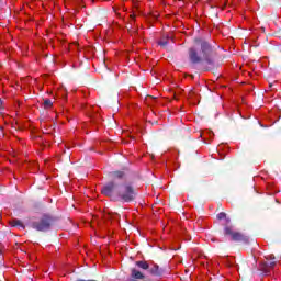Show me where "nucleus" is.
Returning <instances> with one entry per match:
<instances>
[{
    "label": "nucleus",
    "instance_id": "f257e3e1",
    "mask_svg": "<svg viewBox=\"0 0 281 281\" xmlns=\"http://www.w3.org/2000/svg\"><path fill=\"white\" fill-rule=\"evenodd\" d=\"M212 45L205 40H195L192 47L189 48V59L194 65L205 60L207 65H214V57L212 56Z\"/></svg>",
    "mask_w": 281,
    "mask_h": 281
},
{
    "label": "nucleus",
    "instance_id": "f03ea898",
    "mask_svg": "<svg viewBox=\"0 0 281 281\" xmlns=\"http://www.w3.org/2000/svg\"><path fill=\"white\" fill-rule=\"evenodd\" d=\"M224 236H228L234 243H249V237L244 233H240L232 226L224 227Z\"/></svg>",
    "mask_w": 281,
    "mask_h": 281
},
{
    "label": "nucleus",
    "instance_id": "7ed1b4c3",
    "mask_svg": "<svg viewBox=\"0 0 281 281\" xmlns=\"http://www.w3.org/2000/svg\"><path fill=\"white\" fill-rule=\"evenodd\" d=\"M54 223V217L50 215L44 214L37 222H33L32 227L37 232H47V229L52 228V224Z\"/></svg>",
    "mask_w": 281,
    "mask_h": 281
},
{
    "label": "nucleus",
    "instance_id": "20e7f679",
    "mask_svg": "<svg viewBox=\"0 0 281 281\" xmlns=\"http://www.w3.org/2000/svg\"><path fill=\"white\" fill-rule=\"evenodd\" d=\"M117 196L121 201L131 203V201H135V189H133L131 184H125L119 189Z\"/></svg>",
    "mask_w": 281,
    "mask_h": 281
},
{
    "label": "nucleus",
    "instance_id": "39448f33",
    "mask_svg": "<svg viewBox=\"0 0 281 281\" xmlns=\"http://www.w3.org/2000/svg\"><path fill=\"white\" fill-rule=\"evenodd\" d=\"M113 192H115V183L113 182H109L101 190V194L104 196H113Z\"/></svg>",
    "mask_w": 281,
    "mask_h": 281
},
{
    "label": "nucleus",
    "instance_id": "423d86ee",
    "mask_svg": "<svg viewBox=\"0 0 281 281\" xmlns=\"http://www.w3.org/2000/svg\"><path fill=\"white\" fill-rule=\"evenodd\" d=\"M200 137L203 139L204 144H210L212 139H214V132L204 130L200 133Z\"/></svg>",
    "mask_w": 281,
    "mask_h": 281
},
{
    "label": "nucleus",
    "instance_id": "0eeeda50",
    "mask_svg": "<svg viewBox=\"0 0 281 281\" xmlns=\"http://www.w3.org/2000/svg\"><path fill=\"white\" fill-rule=\"evenodd\" d=\"M276 267V261L267 260L260 263V270L263 273H271V270Z\"/></svg>",
    "mask_w": 281,
    "mask_h": 281
},
{
    "label": "nucleus",
    "instance_id": "6e6552de",
    "mask_svg": "<svg viewBox=\"0 0 281 281\" xmlns=\"http://www.w3.org/2000/svg\"><path fill=\"white\" fill-rule=\"evenodd\" d=\"M9 225L11 227H22V229H25V224H23V222H21L20 220L18 218H13L9 222Z\"/></svg>",
    "mask_w": 281,
    "mask_h": 281
},
{
    "label": "nucleus",
    "instance_id": "1a4fd4ad",
    "mask_svg": "<svg viewBox=\"0 0 281 281\" xmlns=\"http://www.w3.org/2000/svg\"><path fill=\"white\" fill-rule=\"evenodd\" d=\"M132 278H135V280H144V273L137 269H132Z\"/></svg>",
    "mask_w": 281,
    "mask_h": 281
},
{
    "label": "nucleus",
    "instance_id": "9d476101",
    "mask_svg": "<svg viewBox=\"0 0 281 281\" xmlns=\"http://www.w3.org/2000/svg\"><path fill=\"white\" fill-rule=\"evenodd\" d=\"M217 220L218 221L225 220V225H229L231 223V220L229 217H227V214L225 212H221L220 214H217Z\"/></svg>",
    "mask_w": 281,
    "mask_h": 281
},
{
    "label": "nucleus",
    "instance_id": "9b49d317",
    "mask_svg": "<svg viewBox=\"0 0 281 281\" xmlns=\"http://www.w3.org/2000/svg\"><path fill=\"white\" fill-rule=\"evenodd\" d=\"M170 36H162L160 38V41L158 42V45H160L161 47H166V45H168V41H169Z\"/></svg>",
    "mask_w": 281,
    "mask_h": 281
},
{
    "label": "nucleus",
    "instance_id": "f8f14e48",
    "mask_svg": "<svg viewBox=\"0 0 281 281\" xmlns=\"http://www.w3.org/2000/svg\"><path fill=\"white\" fill-rule=\"evenodd\" d=\"M136 265L139 267V269H150V266L147 261H136Z\"/></svg>",
    "mask_w": 281,
    "mask_h": 281
},
{
    "label": "nucleus",
    "instance_id": "ddd939ff",
    "mask_svg": "<svg viewBox=\"0 0 281 281\" xmlns=\"http://www.w3.org/2000/svg\"><path fill=\"white\" fill-rule=\"evenodd\" d=\"M124 178V172L123 171H114L112 173V179H122Z\"/></svg>",
    "mask_w": 281,
    "mask_h": 281
},
{
    "label": "nucleus",
    "instance_id": "4468645a",
    "mask_svg": "<svg viewBox=\"0 0 281 281\" xmlns=\"http://www.w3.org/2000/svg\"><path fill=\"white\" fill-rule=\"evenodd\" d=\"M43 106H44V109H52V106H54V103L52 102V100L46 99L43 102Z\"/></svg>",
    "mask_w": 281,
    "mask_h": 281
},
{
    "label": "nucleus",
    "instance_id": "2eb2a0df",
    "mask_svg": "<svg viewBox=\"0 0 281 281\" xmlns=\"http://www.w3.org/2000/svg\"><path fill=\"white\" fill-rule=\"evenodd\" d=\"M150 273H153V276H157L159 273V266L158 265H154L150 270Z\"/></svg>",
    "mask_w": 281,
    "mask_h": 281
},
{
    "label": "nucleus",
    "instance_id": "dca6fc26",
    "mask_svg": "<svg viewBox=\"0 0 281 281\" xmlns=\"http://www.w3.org/2000/svg\"><path fill=\"white\" fill-rule=\"evenodd\" d=\"M155 97H150V95H148L147 98H146V102H155Z\"/></svg>",
    "mask_w": 281,
    "mask_h": 281
},
{
    "label": "nucleus",
    "instance_id": "f3484780",
    "mask_svg": "<svg viewBox=\"0 0 281 281\" xmlns=\"http://www.w3.org/2000/svg\"><path fill=\"white\" fill-rule=\"evenodd\" d=\"M135 16H136L135 14H131V15H130L131 23H135Z\"/></svg>",
    "mask_w": 281,
    "mask_h": 281
}]
</instances>
